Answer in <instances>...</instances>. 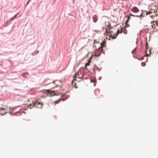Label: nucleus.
<instances>
[{"mask_svg": "<svg viewBox=\"0 0 158 158\" xmlns=\"http://www.w3.org/2000/svg\"><path fill=\"white\" fill-rule=\"evenodd\" d=\"M114 30H115L116 32V33H114V34L115 35V36H114V37H113V38H115L118 35V34L120 33L119 30L116 29H114Z\"/></svg>", "mask_w": 158, "mask_h": 158, "instance_id": "8", "label": "nucleus"}, {"mask_svg": "<svg viewBox=\"0 0 158 158\" xmlns=\"http://www.w3.org/2000/svg\"><path fill=\"white\" fill-rule=\"evenodd\" d=\"M6 112L5 108H0V114H6Z\"/></svg>", "mask_w": 158, "mask_h": 158, "instance_id": "6", "label": "nucleus"}, {"mask_svg": "<svg viewBox=\"0 0 158 158\" xmlns=\"http://www.w3.org/2000/svg\"><path fill=\"white\" fill-rule=\"evenodd\" d=\"M129 18H130V17H128V20L126 22V24L127 25V23H128V21L129 19Z\"/></svg>", "mask_w": 158, "mask_h": 158, "instance_id": "20", "label": "nucleus"}, {"mask_svg": "<svg viewBox=\"0 0 158 158\" xmlns=\"http://www.w3.org/2000/svg\"><path fill=\"white\" fill-rule=\"evenodd\" d=\"M25 75L24 74H23L22 75V76L23 77H24V75Z\"/></svg>", "mask_w": 158, "mask_h": 158, "instance_id": "23", "label": "nucleus"}, {"mask_svg": "<svg viewBox=\"0 0 158 158\" xmlns=\"http://www.w3.org/2000/svg\"><path fill=\"white\" fill-rule=\"evenodd\" d=\"M34 105L35 106V107L36 108H41L42 107L43 104L40 102L36 101L35 102V104Z\"/></svg>", "mask_w": 158, "mask_h": 158, "instance_id": "4", "label": "nucleus"}, {"mask_svg": "<svg viewBox=\"0 0 158 158\" xmlns=\"http://www.w3.org/2000/svg\"><path fill=\"white\" fill-rule=\"evenodd\" d=\"M151 27L155 31H158V20L151 22Z\"/></svg>", "mask_w": 158, "mask_h": 158, "instance_id": "2", "label": "nucleus"}, {"mask_svg": "<svg viewBox=\"0 0 158 158\" xmlns=\"http://www.w3.org/2000/svg\"><path fill=\"white\" fill-rule=\"evenodd\" d=\"M93 20L94 22L95 23L97 21V17L96 15H94L93 17Z\"/></svg>", "mask_w": 158, "mask_h": 158, "instance_id": "9", "label": "nucleus"}, {"mask_svg": "<svg viewBox=\"0 0 158 158\" xmlns=\"http://www.w3.org/2000/svg\"><path fill=\"white\" fill-rule=\"evenodd\" d=\"M74 87H75L76 88H77L76 86V84H75L74 85Z\"/></svg>", "mask_w": 158, "mask_h": 158, "instance_id": "22", "label": "nucleus"}, {"mask_svg": "<svg viewBox=\"0 0 158 158\" xmlns=\"http://www.w3.org/2000/svg\"><path fill=\"white\" fill-rule=\"evenodd\" d=\"M34 104L35 103L32 102L31 103H30L28 105V107L30 109H32L33 107H35V106L34 105Z\"/></svg>", "mask_w": 158, "mask_h": 158, "instance_id": "10", "label": "nucleus"}, {"mask_svg": "<svg viewBox=\"0 0 158 158\" xmlns=\"http://www.w3.org/2000/svg\"><path fill=\"white\" fill-rule=\"evenodd\" d=\"M97 52H95V55L96 56H99L100 55V54H101V52H100V53H99V54H97Z\"/></svg>", "mask_w": 158, "mask_h": 158, "instance_id": "16", "label": "nucleus"}, {"mask_svg": "<svg viewBox=\"0 0 158 158\" xmlns=\"http://www.w3.org/2000/svg\"><path fill=\"white\" fill-rule=\"evenodd\" d=\"M61 101V99H58V100H56L54 102V103L56 104H57L59 103V102Z\"/></svg>", "mask_w": 158, "mask_h": 158, "instance_id": "13", "label": "nucleus"}, {"mask_svg": "<svg viewBox=\"0 0 158 158\" xmlns=\"http://www.w3.org/2000/svg\"><path fill=\"white\" fill-rule=\"evenodd\" d=\"M136 48H135L134 50H133L132 51V54H134V53H135V52L136 51Z\"/></svg>", "mask_w": 158, "mask_h": 158, "instance_id": "14", "label": "nucleus"}, {"mask_svg": "<svg viewBox=\"0 0 158 158\" xmlns=\"http://www.w3.org/2000/svg\"><path fill=\"white\" fill-rule=\"evenodd\" d=\"M91 82H94L95 83L94 84V85L95 86V85L96 83H95V80H91Z\"/></svg>", "mask_w": 158, "mask_h": 158, "instance_id": "17", "label": "nucleus"}, {"mask_svg": "<svg viewBox=\"0 0 158 158\" xmlns=\"http://www.w3.org/2000/svg\"><path fill=\"white\" fill-rule=\"evenodd\" d=\"M91 61L90 60H88V62L86 63L85 64V67L86 68L87 66L89 65V63ZM86 69V68H85Z\"/></svg>", "mask_w": 158, "mask_h": 158, "instance_id": "12", "label": "nucleus"}, {"mask_svg": "<svg viewBox=\"0 0 158 158\" xmlns=\"http://www.w3.org/2000/svg\"><path fill=\"white\" fill-rule=\"evenodd\" d=\"M77 74H76L74 75L75 77H74V80H76V78H77Z\"/></svg>", "mask_w": 158, "mask_h": 158, "instance_id": "18", "label": "nucleus"}, {"mask_svg": "<svg viewBox=\"0 0 158 158\" xmlns=\"http://www.w3.org/2000/svg\"><path fill=\"white\" fill-rule=\"evenodd\" d=\"M132 11L135 13H138L139 11V10L136 7H134L131 9Z\"/></svg>", "mask_w": 158, "mask_h": 158, "instance_id": "7", "label": "nucleus"}, {"mask_svg": "<svg viewBox=\"0 0 158 158\" xmlns=\"http://www.w3.org/2000/svg\"><path fill=\"white\" fill-rule=\"evenodd\" d=\"M105 25L106 26V31L107 29L109 30V31L110 32V33L111 35H113V31H112V29H111L110 24V22L108 21H106L105 22Z\"/></svg>", "mask_w": 158, "mask_h": 158, "instance_id": "3", "label": "nucleus"}, {"mask_svg": "<svg viewBox=\"0 0 158 158\" xmlns=\"http://www.w3.org/2000/svg\"><path fill=\"white\" fill-rule=\"evenodd\" d=\"M143 57H142L141 58H138V60H143Z\"/></svg>", "mask_w": 158, "mask_h": 158, "instance_id": "19", "label": "nucleus"}, {"mask_svg": "<svg viewBox=\"0 0 158 158\" xmlns=\"http://www.w3.org/2000/svg\"><path fill=\"white\" fill-rule=\"evenodd\" d=\"M146 45H148V44L147 43H146Z\"/></svg>", "mask_w": 158, "mask_h": 158, "instance_id": "26", "label": "nucleus"}, {"mask_svg": "<svg viewBox=\"0 0 158 158\" xmlns=\"http://www.w3.org/2000/svg\"><path fill=\"white\" fill-rule=\"evenodd\" d=\"M54 83V82H53L52 83V84H53Z\"/></svg>", "mask_w": 158, "mask_h": 158, "instance_id": "25", "label": "nucleus"}, {"mask_svg": "<svg viewBox=\"0 0 158 158\" xmlns=\"http://www.w3.org/2000/svg\"><path fill=\"white\" fill-rule=\"evenodd\" d=\"M46 93L50 95V96H53L55 94V91H51L50 90H46Z\"/></svg>", "mask_w": 158, "mask_h": 158, "instance_id": "5", "label": "nucleus"}, {"mask_svg": "<svg viewBox=\"0 0 158 158\" xmlns=\"http://www.w3.org/2000/svg\"><path fill=\"white\" fill-rule=\"evenodd\" d=\"M75 83V82H74V81H73L72 82V85H73Z\"/></svg>", "mask_w": 158, "mask_h": 158, "instance_id": "21", "label": "nucleus"}, {"mask_svg": "<svg viewBox=\"0 0 158 158\" xmlns=\"http://www.w3.org/2000/svg\"><path fill=\"white\" fill-rule=\"evenodd\" d=\"M146 49H148V47L147 46H146Z\"/></svg>", "mask_w": 158, "mask_h": 158, "instance_id": "24", "label": "nucleus"}, {"mask_svg": "<svg viewBox=\"0 0 158 158\" xmlns=\"http://www.w3.org/2000/svg\"><path fill=\"white\" fill-rule=\"evenodd\" d=\"M141 65L143 66H144L146 65V63L144 62H143L141 63Z\"/></svg>", "mask_w": 158, "mask_h": 158, "instance_id": "15", "label": "nucleus"}, {"mask_svg": "<svg viewBox=\"0 0 158 158\" xmlns=\"http://www.w3.org/2000/svg\"><path fill=\"white\" fill-rule=\"evenodd\" d=\"M94 46L95 48L98 49L97 51L99 52H102L103 50V48H104L106 42L104 41L102 42L99 44V42L96 41L95 40L94 41Z\"/></svg>", "mask_w": 158, "mask_h": 158, "instance_id": "1", "label": "nucleus"}, {"mask_svg": "<svg viewBox=\"0 0 158 158\" xmlns=\"http://www.w3.org/2000/svg\"><path fill=\"white\" fill-rule=\"evenodd\" d=\"M130 16H135V17L136 16L137 17H142V16H143V13H142L140 15H133L131 14H130Z\"/></svg>", "mask_w": 158, "mask_h": 158, "instance_id": "11", "label": "nucleus"}]
</instances>
